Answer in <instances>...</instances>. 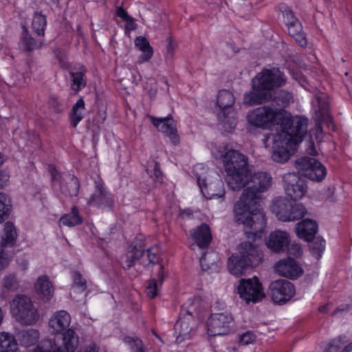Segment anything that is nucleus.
<instances>
[{"mask_svg": "<svg viewBox=\"0 0 352 352\" xmlns=\"http://www.w3.org/2000/svg\"><path fill=\"white\" fill-rule=\"evenodd\" d=\"M159 132L164 133L174 144H178L179 137L177 133L176 122L170 117L155 118L146 116Z\"/></svg>", "mask_w": 352, "mask_h": 352, "instance_id": "15", "label": "nucleus"}, {"mask_svg": "<svg viewBox=\"0 0 352 352\" xmlns=\"http://www.w3.org/2000/svg\"><path fill=\"white\" fill-rule=\"evenodd\" d=\"M21 43L28 51L39 49L43 45L42 41H36L28 32L23 35Z\"/></svg>", "mask_w": 352, "mask_h": 352, "instance_id": "47", "label": "nucleus"}, {"mask_svg": "<svg viewBox=\"0 0 352 352\" xmlns=\"http://www.w3.org/2000/svg\"><path fill=\"white\" fill-rule=\"evenodd\" d=\"M243 190L234 204V214L236 222L243 226L249 239L260 238L266 228L267 219L261 205V194L272 185V176L263 171L248 173L244 177Z\"/></svg>", "mask_w": 352, "mask_h": 352, "instance_id": "1", "label": "nucleus"}, {"mask_svg": "<svg viewBox=\"0 0 352 352\" xmlns=\"http://www.w3.org/2000/svg\"><path fill=\"white\" fill-rule=\"evenodd\" d=\"M219 125L226 132H232L237 124L236 113L234 109L219 113Z\"/></svg>", "mask_w": 352, "mask_h": 352, "instance_id": "30", "label": "nucleus"}, {"mask_svg": "<svg viewBox=\"0 0 352 352\" xmlns=\"http://www.w3.org/2000/svg\"><path fill=\"white\" fill-rule=\"evenodd\" d=\"M256 336L251 331H247L240 336L239 342L247 345L253 343L256 340Z\"/></svg>", "mask_w": 352, "mask_h": 352, "instance_id": "55", "label": "nucleus"}, {"mask_svg": "<svg viewBox=\"0 0 352 352\" xmlns=\"http://www.w3.org/2000/svg\"><path fill=\"white\" fill-rule=\"evenodd\" d=\"M325 241L320 237L315 238L310 243V248L312 254L316 258L321 257L322 252L325 249Z\"/></svg>", "mask_w": 352, "mask_h": 352, "instance_id": "45", "label": "nucleus"}, {"mask_svg": "<svg viewBox=\"0 0 352 352\" xmlns=\"http://www.w3.org/2000/svg\"><path fill=\"white\" fill-rule=\"evenodd\" d=\"M316 139L318 140H320L322 139V129L321 125L319 123L316 124Z\"/></svg>", "mask_w": 352, "mask_h": 352, "instance_id": "62", "label": "nucleus"}, {"mask_svg": "<svg viewBox=\"0 0 352 352\" xmlns=\"http://www.w3.org/2000/svg\"><path fill=\"white\" fill-rule=\"evenodd\" d=\"M32 352H55L52 345V340L42 341Z\"/></svg>", "mask_w": 352, "mask_h": 352, "instance_id": "51", "label": "nucleus"}, {"mask_svg": "<svg viewBox=\"0 0 352 352\" xmlns=\"http://www.w3.org/2000/svg\"><path fill=\"white\" fill-rule=\"evenodd\" d=\"M89 204L101 208H111L113 200L109 193L103 188L98 186L95 193L91 197Z\"/></svg>", "mask_w": 352, "mask_h": 352, "instance_id": "27", "label": "nucleus"}, {"mask_svg": "<svg viewBox=\"0 0 352 352\" xmlns=\"http://www.w3.org/2000/svg\"><path fill=\"white\" fill-rule=\"evenodd\" d=\"M193 172L200 190L206 198H219L224 196L223 183L214 171L209 170L202 164H198L194 166Z\"/></svg>", "mask_w": 352, "mask_h": 352, "instance_id": "7", "label": "nucleus"}, {"mask_svg": "<svg viewBox=\"0 0 352 352\" xmlns=\"http://www.w3.org/2000/svg\"><path fill=\"white\" fill-rule=\"evenodd\" d=\"M85 102L82 99H79L73 106L69 115L70 123L73 127H76L82 120L85 112Z\"/></svg>", "mask_w": 352, "mask_h": 352, "instance_id": "36", "label": "nucleus"}, {"mask_svg": "<svg viewBox=\"0 0 352 352\" xmlns=\"http://www.w3.org/2000/svg\"><path fill=\"white\" fill-rule=\"evenodd\" d=\"M294 116L283 109L262 106L253 109L247 115L248 123L263 129H280V131L292 126Z\"/></svg>", "mask_w": 352, "mask_h": 352, "instance_id": "4", "label": "nucleus"}, {"mask_svg": "<svg viewBox=\"0 0 352 352\" xmlns=\"http://www.w3.org/2000/svg\"><path fill=\"white\" fill-rule=\"evenodd\" d=\"M306 214V209L301 204L291 203V209L289 213V221H295L303 217Z\"/></svg>", "mask_w": 352, "mask_h": 352, "instance_id": "46", "label": "nucleus"}, {"mask_svg": "<svg viewBox=\"0 0 352 352\" xmlns=\"http://www.w3.org/2000/svg\"><path fill=\"white\" fill-rule=\"evenodd\" d=\"M270 295L276 304L289 301L295 294L294 285L288 280L279 279L272 282L269 287Z\"/></svg>", "mask_w": 352, "mask_h": 352, "instance_id": "12", "label": "nucleus"}, {"mask_svg": "<svg viewBox=\"0 0 352 352\" xmlns=\"http://www.w3.org/2000/svg\"><path fill=\"white\" fill-rule=\"evenodd\" d=\"M71 321V316L67 311H56L48 318V331L52 335H58L69 329Z\"/></svg>", "mask_w": 352, "mask_h": 352, "instance_id": "18", "label": "nucleus"}, {"mask_svg": "<svg viewBox=\"0 0 352 352\" xmlns=\"http://www.w3.org/2000/svg\"><path fill=\"white\" fill-rule=\"evenodd\" d=\"M342 352H352V343L347 344L343 349Z\"/></svg>", "mask_w": 352, "mask_h": 352, "instance_id": "64", "label": "nucleus"}, {"mask_svg": "<svg viewBox=\"0 0 352 352\" xmlns=\"http://www.w3.org/2000/svg\"><path fill=\"white\" fill-rule=\"evenodd\" d=\"M284 22L287 27L293 23H300L294 16V13L289 10H285L283 12Z\"/></svg>", "mask_w": 352, "mask_h": 352, "instance_id": "53", "label": "nucleus"}, {"mask_svg": "<svg viewBox=\"0 0 352 352\" xmlns=\"http://www.w3.org/2000/svg\"><path fill=\"white\" fill-rule=\"evenodd\" d=\"M270 99H271L270 93L265 92L263 90L254 89L252 86V90L245 93L243 102L245 104L252 106L262 104Z\"/></svg>", "mask_w": 352, "mask_h": 352, "instance_id": "29", "label": "nucleus"}, {"mask_svg": "<svg viewBox=\"0 0 352 352\" xmlns=\"http://www.w3.org/2000/svg\"><path fill=\"white\" fill-rule=\"evenodd\" d=\"M318 232V224L312 219H306L296 224V234L305 241H311Z\"/></svg>", "mask_w": 352, "mask_h": 352, "instance_id": "25", "label": "nucleus"}, {"mask_svg": "<svg viewBox=\"0 0 352 352\" xmlns=\"http://www.w3.org/2000/svg\"><path fill=\"white\" fill-rule=\"evenodd\" d=\"M212 155L222 162L228 186L233 190H241L243 178L250 170L248 157L226 143L214 145Z\"/></svg>", "mask_w": 352, "mask_h": 352, "instance_id": "3", "label": "nucleus"}, {"mask_svg": "<svg viewBox=\"0 0 352 352\" xmlns=\"http://www.w3.org/2000/svg\"><path fill=\"white\" fill-rule=\"evenodd\" d=\"M148 173L153 178V180L159 182L160 183L162 179V173L160 170V165L157 162H154V166L152 169H147Z\"/></svg>", "mask_w": 352, "mask_h": 352, "instance_id": "52", "label": "nucleus"}, {"mask_svg": "<svg viewBox=\"0 0 352 352\" xmlns=\"http://www.w3.org/2000/svg\"><path fill=\"white\" fill-rule=\"evenodd\" d=\"M82 222V217L80 215L76 207H73L69 213L62 216L59 220L60 225L73 227Z\"/></svg>", "mask_w": 352, "mask_h": 352, "instance_id": "38", "label": "nucleus"}, {"mask_svg": "<svg viewBox=\"0 0 352 352\" xmlns=\"http://www.w3.org/2000/svg\"><path fill=\"white\" fill-rule=\"evenodd\" d=\"M156 270L159 274L157 280L151 279L146 288V294L150 298H153L157 295V286L162 284L164 278V266L160 264L157 265Z\"/></svg>", "mask_w": 352, "mask_h": 352, "instance_id": "34", "label": "nucleus"}, {"mask_svg": "<svg viewBox=\"0 0 352 352\" xmlns=\"http://www.w3.org/2000/svg\"><path fill=\"white\" fill-rule=\"evenodd\" d=\"M201 302L199 298L194 297L186 300L182 307V311L184 315L195 316L197 317L198 312L201 309Z\"/></svg>", "mask_w": 352, "mask_h": 352, "instance_id": "41", "label": "nucleus"}, {"mask_svg": "<svg viewBox=\"0 0 352 352\" xmlns=\"http://www.w3.org/2000/svg\"><path fill=\"white\" fill-rule=\"evenodd\" d=\"M283 182L286 195L292 199H300L307 193V187L305 181L294 173L285 174Z\"/></svg>", "mask_w": 352, "mask_h": 352, "instance_id": "13", "label": "nucleus"}, {"mask_svg": "<svg viewBox=\"0 0 352 352\" xmlns=\"http://www.w3.org/2000/svg\"><path fill=\"white\" fill-rule=\"evenodd\" d=\"M217 255L215 252H208L202 255L200 258V265L201 270L208 273H212L217 271L218 265L217 263Z\"/></svg>", "mask_w": 352, "mask_h": 352, "instance_id": "33", "label": "nucleus"}, {"mask_svg": "<svg viewBox=\"0 0 352 352\" xmlns=\"http://www.w3.org/2000/svg\"><path fill=\"white\" fill-rule=\"evenodd\" d=\"M299 173L311 181L320 182L327 175V168L318 160L309 157H300L296 162Z\"/></svg>", "mask_w": 352, "mask_h": 352, "instance_id": "11", "label": "nucleus"}, {"mask_svg": "<svg viewBox=\"0 0 352 352\" xmlns=\"http://www.w3.org/2000/svg\"><path fill=\"white\" fill-rule=\"evenodd\" d=\"M78 352H99V348L92 344L81 349Z\"/></svg>", "mask_w": 352, "mask_h": 352, "instance_id": "59", "label": "nucleus"}, {"mask_svg": "<svg viewBox=\"0 0 352 352\" xmlns=\"http://www.w3.org/2000/svg\"><path fill=\"white\" fill-rule=\"evenodd\" d=\"M190 235L196 244L201 248L208 247L212 240L210 228L205 223L192 229L190 231Z\"/></svg>", "mask_w": 352, "mask_h": 352, "instance_id": "26", "label": "nucleus"}, {"mask_svg": "<svg viewBox=\"0 0 352 352\" xmlns=\"http://www.w3.org/2000/svg\"><path fill=\"white\" fill-rule=\"evenodd\" d=\"M157 249L152 248L148 250V258L151 263H155L157 259L156 258Z\"/></svg>", "mask_w": 352, "mask_h": 352, "instance_id": "61", "label": "nucleus"}, {"mask_svg": "<svg viewBox=\"0 0 352 352\" xmlns=\"http://www.w3.org/2000/svg\"><path fill=\"white\" fill-rule=\"evenodd\" d=\"M2 285L8 290H16L19 286L16 275L10 274L6 276L2 280Z\"/></svg>", "mask_w": 352, "mask_h": 352, "instance_id": "49", "label": "nucleus"}, {"mask_svg": "<svg viewBox=\"0 0 352 352\" xmlns=\"http://www.w3.org/2000/svg\"><path fill=\"white\" fill-rule=\"evenodd\" d=\"M34 289L43 301H49L54 294V286L47 276L42 275L38 276L34 284Z\"/></svg>", "mask_w": 352, "mask_h": 352, "instance_id": "23", "label": "nucleus"}, {"mask_svg": "<svg viewBox=\"0 0 352 352\" xmlns=\"http://www.w3.org/2000/svg\"><path fill=\"white\" fill-rule=\"evenodd\" d=\"M116 14L118 17L121 18L125 22L128 20V18H130L131 16L128 14V13L124 10L122 7H120L117 9Z\"/></svg>", "mask_w": 352, "mask_h": 352, "instance_id": "58", "label": "nucleus"}, {"mask_svg": "<svg viewBox=\"0 0 352 352\" xmlns=\"http://www.w3.org/2000/svg\"><path fill=\"white\" fill-rule=\"evenodd\" d=\"M123 341L129 346L131 352H146L142 340L136 337L126 336L124 338Z\"/></svg>", "mask_w": 352, "mask_h": 352, "instance_id": "44", "label": "nucleus"}, {"mask_svg": "<svg viewBox=\"0 0 352 352\" xmlns=\"http://www.w3.org/2000/svg\"><path fill=\"white\" fill-rule=\"evenodd\" d=\"M198 320L195 316L184 315L175 324V331L177 334L176 342H182L192 338L195 334Z\"/></svg>", "mask_w": 352, "mask_h": 352, "instance_id": "17", "label": "nucleus"}, {"mask_svg": "<svg viewBox=\"0 0 352 352\" xmlns=\"http://www.w3.org/2000/svg\"><path fill=\"white\" fill-rule=\"evenodd\" d=\"M50 171L52 175V181L53 186L56 188L58 187L60 190L69 196H76L78 192V184L77 182V178L73 175H68L67 177L69 180L67 183L66 186L62 185V175L56 170L55 168H50Z\"/></svg>", "mask_w": 352, "mask_h": 352, "instance_id": "20", "label": "nucleus"}, {"mask_svg": "<svg viewBox=\"0 0 352 352\" xmlns=\"http://www.w3.org/2000/svg\"><path fill=\"white\" fill-rule=\"evenodd\" d=\"M287 28L288 34L294 38L299 45L301 47H305L307 45V41L300 23H293L292 25Z\"/></svg>", "mask_w": 352, "mask_h": 352, "instance_id": "39", "label": "nucleus"}, {"mask_svg": "<svg viewBox=\"0 0 352 352\" xmlns=\"http://www.w3.org/2000/svg\"><path fill=\"white\" fill-rule=\"evenodd\" d=\"M12 260V255L4 250L0 251V271L5 270Z\"/></svg>", "mask_w": 352, "mask_h": 352, "instance_id": "54", "label": "nucleus"}, {"mask_svg": "<svg viewBox=\"0 0 352 352\" xmlns=\"http://www.w3.org/2000/svg\"><path fill=\"white\" fill-rule=\"evenodd\" d=\"M10 175L6 171H0V188L6 186L9 182Z\"/></svg>", "mask_w": 352, "mask_h": 352, "instance_id": "57", "label": "nucleus"}, {"mask_svg": "<svg viewBox=\"0 0 352 352\" xmlns=\"http://www.w3.org/2000/svg\"><path fill=\"white\" fill-rule=\"evenodd\" d=\"M16 239V232L14 225L10 222L4 224L3 233L1 240L3 247L12 246Z\"/></svg>", "mask_w": 352, "mask_h": 352, "instance_id": "37", "label": "nucleus"}, {"mask_svg": "<svg viewBox=\"0 0 352 352\" xmlns=\"http://www.w3.org/2000/svg\"><path fill=\"white\" fill-rule=\"evenodd\" d=\"M234 103V97L232 92L228 90H221L217 94V104L220 111L234 109L232 106Z\"/></svg>", "mask_w": 352, "mask_h": 352, "instance_id": "32", "label": "nucleus"}, {"mask_svg": "<svg viewBox=\"0 0 352 352\" xmlns=\"http://www.w3.org/2000/svg\"><path fill=\"white\" fill-rule=\"evenodd\" d=\"M52 340L55 352H74L78 346V336L74 329H68Z\"/></svg>", "mask_w": 352, "mask_h": 352, "instance_id": "16", "label": "nucleus"}, {"mask_svg": "<svg viewBox=\"0 0 352 352\" xmlns=\"http://www.w3.org/2000/svg\"><path fill=\"white\" fill-rule=\"evenodd\" d=\"M46 24L47 21L45 15L38 12L34 13L32 21L31 28L36 34L38 36H43Z\"/></svg>", "mask_w": 352, "mask_h": 352, "instance_id": "42", "label": "nucleus"}, {"mask_svg": "<svg viewBox=\"0 0 352 352\" xmlns=\"http://www.w3.org/2000/svg\"><path fill=\"white\" fill-rule=\"evenodd\" d=\"M237 292L240 298L247 304L257 303L265 297L263 285L256 276L241 279Z\"/></svg>", "mask_w": 352, "mask_h": 352, "instance_id": "10", "label": "nucleus"}, {"mask_svg": "<svg viewBox=\"0 0 352 352\" xmlns=\"http://www.w3.org/2000/svg\"><path fill=\"white\" fill-rule=\"evenodd\" d=\"M192 212L190 210H184L180 212V216L183 219H187L192 216Z\"/></svg>", "mask_w": 352, "mask_h": 352, "instance_id": "63", "label": "nucleus"}, {"mask_svg": "<svg viewBox=\"0 0 352 352\" xmlns=\"http://www.w3.org/2000/svg\"><path fill=\"white\" fill-rule=\"evenodd\" d=\"M290 242L289 235L285 231L275 230L270 233L265 244L268 249L276 253L284 252Z\"/></svg>", "mask_w": 352, "mask_h": 352, "instance_id": "19", "label": "nucleus"}, {"mask_svg": "<svg viewBox=\"0 0 352 352\" xmlns=\"http://www.w3.org/2000/svg\"><path fill=\"white\" fill-rule=\"evenodd\" d=\"M308 120L303 116H296L292 120V126L275 134L266 135L263 141L267 147V142L272 138V160L278 163L287 162L296 146L302 142L307 132Z\"/></svg>", "mask_w": 352, "mask_h": 352, "instance_id": "2", "label": "nucleus"}, {"mask_svg": "<svg viewBox=\"0 0 352 352\" xmlns=\"http://www.w3.org/2000/svg\"><path fill=\"white\" fill-rule=\"evenodd\" d=\"M261 263V254L256 247L250 242L241 243L238 252L228 260L229 272L235 276H241L248 267H256Z\"/></svg>", "mask_w": 352, "mask_h": 352, "instance_id": "5", "label": "nucleus"}, {"mask_svg": "<svg viewBox=\"0 0 352 352\" xmlns=\"http://www.w3.org/2000/svg\"><path fill=\"white\" fill-rule=\"evenodd\" d=\"M126 28L129 31L134 30L137 28V24L135 23V20L132 16L128 18V20L126 21Z\"/></svg>", "mask_w": 352, "mask_h": 352, "instance_id": "60", "label": "nucleus"}, {"mask_svg": "<svg viewBox=\"0 0 352 352\" xmlns=\"http://www.w3.org/2000/svg\"><path fill=\"white\" fill-rule=\"evenodd\" d=\"M292 100V94L283 90L278 92L274 97V100L277 102V104L283 107L287 105Z\"/></svg>", "mask_w": 352, "mask_h": 352, "instance_id": "50", "label": "nucleus"}, {"mask_svg": "<svg viewBox=\"0 0 352 352\" xmlns=\"http://www.w3.org/2000/svg\"><path fill=\"white\" fill-rule=\"evenodd\" d=\"M285 82L286 78L283 73L275 67L263 69L252 80V85L254 89L263 90L267 93L283 86Z\"/></svg>", "mask_w": 352, "mask_h": 352, "instance_id": "8", "label": "nucleus"}, {"mask_svg": "<svg viewBox=\"0 0 352 352\" xmlns=\"http://www.w3.org/2000/svg\"><path fill=\"white\" fill-rule=\"evenodd\" d=\"M12 208L11 199L4 192H0V223L9 216Z\"/></svg>", "mask_w": 352, "mask_h": 352, "instance_id": "43", "label": "nucleus"}, {"mask_svg": "<svg viewBox=\"0 0 352 352\" xmlns=\"http://www.w3.org/2000/svg\"><path fill=\"white\" fill-rule=\"evenodd\" d=\"M0 352H19L16 340L10 333H0Z\"/></svg>", "mask_w": 352, "mask_h": 352, "instance_id": "35", "label": "nucleus"}, {"mask_svg": "<svg viewBox=\"0 0 352 352\" xmlns=\"http://www.w3.org/2000/svg\"><path fill=\"white\" fill-rule=\"evenodd\" d=\"M134 45L136 48L142 52V54L138 57L137 63L142 64L149 61L153 55V49L148 39L142 36H137L134 40Z\"/></svg>", "mask_w": 352, "mask_h": 352, "instance_id": "28", "label": "nucleus"}, {"mask_svg": "<svg viewBox=\"0 0 352 352\" xmlns=\"http://www.w3.org/2000/svg\"><path fill=\"white\" fill-rule=\"evenodd\" d=\"M288 250V254L289 255L294 256L296 257L300 256L302 254V248L298 244H292L290 246L288 245L287 248Z\"/></svg>", "mask_w": 352, "mask_h": 352, "instance_id": "56", "label": "nucleus"}, {"mask_svg": "<svg viewBox=\"0 0 352 352\" xmlns=\"http://www.w3.org/2000/svg\"><path fill=\"white\" fill-rule=\"evenodd\" d=\"M312 111L316 120L318 122L329 119V102L326 94H316L311 101Z\"/></svg>", "mask_w": 352, "mask_h": 352, "instance_id": "22", "label": "nucleus"}, {"mask_svg": "<svg viewBox=\"0 0 352 352\" xmlns=\"http://www.w3.org/2000/svg\"><path fill=\"white\" fill-rule=\"evenodd\" d=\"M72 277L71 297L77 302L84 301L87 296L86 278L78 272H74Z\"/></svg>", "mask_w": 352, "mask_h": 352, "instance_id": "21", "label": "nucleus"}, {"mask_svg": "<svg viewBox=\"0 0 352 352\" xmlns=\"http://www.w3.org/2000/svg\"><path fill=\"white\" fill-rule=\"evenodd\" d=\"M290 209L291 202L283 197L274 199L271 206L272 212L282 221H289Z\"/></svg>", "mask_w": 352, "mask_h": 352, "instance_id": "24", "label": "nucleus"}, {"mask_svg": "<svg viewBox=\"0 0 352 352\" xmlns=\"http://www.w3.org/2000/svg\"><path fill=\"white\" fill-rule=\"evenodd\" d=\"M39 331L34 329L23 330L18 333L17 340L21 346L28 347L34 344L39 339Z\"/></svg>", "mask_w": 352, "mask_h": 352, "instance_id": "31", "label": "nucleus"}, {"mask_svg": "<svg viewBox=\"0 0 352 352\" xmlns=\"http://www.w3.org/2000/svg\"><path fill=\"white\" fill-rule=\"evenodd\" d=\"M72 89L76 91L85 87L86 82L82 72L71 73Z\"/></svg>", "mask_w": 352, "mask_h": 352, "instance_id": "48", "label": "nucleus"}, {"mask_svg": "<svg viewBox=\"0 0 352 352\" xmlns=\"http://www.w3.org/2000/svg\"><path fill=\"white\" fill-rule=\"evenodd\" d=\"M274 272L289 279H296L303 274L301 265L290 257L279 260L274 266Z\"/></svg>", "mask_w": 352, "mask_h": 352, "instance_id": "14", "label": "nucleus"}, {"mask_svg": "<svg viewBox=\"0 0 352 352\" xmlns=\"http://www.w3.org/2000/svg\"><path fill=\"white\" fill-rule=\"evenodd\" d=\"M207 333L210 336L230 334L235 331L236 325L232 314H212L206 321Z\"/></svg>", "mask_w": 352, "mask_h": 352, "instance_id": "9", "label": "nucleus"}, {"mask_svg": "<svg viewBox=\"0 0 352 352\" xmlns=\"http://www.w3.org/2000/svg\"><path fill=\"white\" fill-rule=\"evenodd\" d=\"M143 255V250L140 246H130L126 253L125 260L122 261L124 268L133 266L135 262Z\"/></svg>", "mask_w": 352, "mask_h": 352, "instance_id": "40", "label": "nucleus"}, {"mask_svg": "<svg viewBox=\"0 0 352 352\" xmlns=\"http://www.w3.org/2000/svg\"><path fill=\"white\" fill-rule=\"evenodd\" d=\"M10 313L21 325L32 326L37 323L40 314L32 300L26 295L17 294L10 302Z\"/></svg>", "mask_w": 352, "mask_h": 352, "instance_id": "6", "label": "nucleus"}]
</instances>
